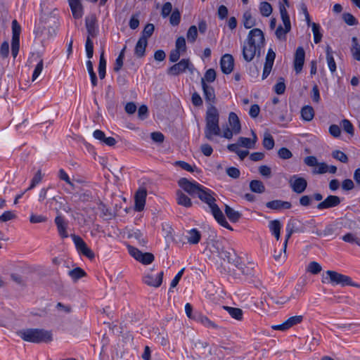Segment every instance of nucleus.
<instances>
[{
    "label": "nucleus",
    "mask_w": 360,
    "mask_h": 360,
    "mask_svg": "<svg viewBox=\"0 0 360 360\" xmlns=\"http://www.w3.org/2000/svg\"><path fill=\"white\" fill-rule=\"evenodd\" d=\"M276 58V53L272 49L268 50L262 73V79H266L270 74Z\"/></svg>",
    "instance_id": "nucleus-15"
},
{
    "label": "nucleus",
    "mask_w": 360,
    "mask_h": 360,
    "mask_svg": "<svg viewBox=\"0 0 360 360\" xmlns=\"http://www.w3.org/2000/svg\"><path fill=\"white\" fill-rule=\"evenodd\" d=\"M72 238L78 252L89 259H93L95 257L94 252L87 246L84 240L79 236L72 235Z\"/></svg>",
    "instance_id": "nucleus-8"
},
{
    "label": "nucleus",
    "mask_w": 360,
    "mask_h": 360,
    "mask_svg": "<svg viewBox=\"0 0 360 360\" xmlns=\"http://www.w3.org/2000/svg\"><path fill=\"white\" fill-rule=\"evenodd\" d=\"M187 39L190 43H194L198 37V28L195 25L189 27L187 32Z\"/></svg>",
    "instance_id": "nucleus-45"
},
{
    "label": "nucleus",
    "mask_w": 360,
    "mask_h": 360,
    "mask_svg": "<svg viewBox=\"0 0 360 360\" xmlns=\"http://www.w3.org/2000/svg\"><path fill=\"white\" fill-rule=\"evenodd\" d=\"M219 115L215 106L208 107L205 122V136L207 139L212 141L214 136H219L221 129L219 125Z\"/></svg>",
    "instance_id": "nucleus-3"
},
{
    "label": "nucleus",
    "mask_w": 360,
    "mask_h": 360,
    "mask_svg": "<svg viewBox=\"0 0 360 360\" xmlns=\"http://www.w3.org/2000/svg\"><path fill=\"white\" fill-rule=\"evenodd\" d=\"M68 2L73 17L76 19L82 18L83 12L80 0H68Z\"/></svg>",
    "instance_id": "nucleus-23"
},
{
    "label": "nucleus",
    "mask_w": 360,
    "mask_h": 360,
    "mask_svg": "<svg viewBox=\"0 0 360 360\" xmlns=\"http://www.w3.org/2000/svg\"><path fill=\"white\" fill-rule=\"evenodd\" d=\"M16 218V214L12 211H6L0 215V222H6Z\"/></svg>",
    "instance_id": "nucleus-55"
},
{
    "label": "nucleus",
    "mask_w": 360,
    "mask_h": 360,
    "mask_svg": "<svg viewBox=\"0 0 360 360\" xmlns=\"http://www.w3.org/2000/svg\"><path fill=\"white\" fill-rule=\"evenodd\" d=\"M129 252V254L137 261H139L143 252H141L139 249L133 247V246H129L128 247Z\"/></svg>",
    "instance_id": "nucleus-64"
},
{
    "label": "nucleus",
    "mask_w": 360,
    "mask_h": 360,
    "mask_svg": "<svg viewBox=\"0 0 360 360\" xmlns=\"http://www.w3.org/2000/svg\"><path fill=\"white\" fill-rule=\"evenodd\" d=\"M278 155L279 158L283 160L290 159L292 156L291 151L287 148L284 147L278 150Z\"/></svg>",
    "instance_id": "nucleus-57"
},
{
    "label": "nucleus",
    "mask_w": 360,
    "mask_h": 360,
    "mask_svg": "<svg viewBox=\"0 0 360 360\" xmlns=\"http://www.w3.org/2000/svg\"><path fill=\"white\" fill-rule=\"evenodd\" d=\"M331 155L334 159L339 160L340 162H341L342 163L348 162L349 159H348L347 155L341 150H335L332 152Z\"/></svg>",
    "instance_id": "nucleus-47"
},
{
    "label": "nucleus",
    "mask_w": 360,
    "mask_h": 360,
    "mask_svg": "<svg viewBox=\"0 0 360 360\" xmlns=\"http://www.w3.org/2000/svg\"><path fill=\"white\" fill-rule=\"evenodd\" d=\"M250 189L252 192L262 193L265 191V186L260 180H252L250 182Z\"/></svg>",
    "instance_id": "nucleus-35"
},
{
    "label": "nucleus",
    "mask_w": 360,
    "mask_h": 360,
    "mask_svg": "<svg viewBox=\"0 0 360 360\" xmlns=\"http://www.w3.org/2000/svg\"><path fill=\"white\" fill-rule=\"evenodd\" d=\"M201 239V233L197 229H192L188 231L187 240L190 244H198Z\"/></svg>",
    "instance_id": "nucleus-30"
},
{
    "label": "nucleus",
    "mask_w": 360,
    "mask_h": 360,
    "mask_svg": "<svg viewBox=\"0 0 360 360\" xmlns=\"http://www.w3.org/2000/svg\"><path fill=\"white\" fill-rule=\"evenodd\" d=\"M70 277L77 281L86 276V272L80 267H77L69 271Z\"/></svg>",
    "instance_id": "nucleus-44"
},
{
    "label": "nucleus",
    "mask_w": 360,
    "mask_h": 360,
    "mask_svg": "<svg viewBox=\"0 0 360 360\" xmlns=\"http://www.w3.org/2000/svg\"><path fill=\"white\" fill-rule=\"evenodd\" d=\"M341 203V198L338 195H330L323 201L320 202L316 208L319 210L330 209L338 206Z\"/></svg>",
    "instance_id": "nucleus-12"
},
{
    "label": "nucleus",
    "mask_w": 360,
    "mask_h": 360,
    "mask_svg": "<svg viewBox=\"0 0 360 360\" xmlns=\"http://www.w3.org/2000/svg\"><path fill=\"white\" fill-rule=\"evenodd\" d=\"M243 23L246 29H250L255 25V20L253 19L250 11H247L243 13Z\"/></svg>",
    "instance_id": "nucleus-36"
},
{
    "label": "nucleus",
    "mask_w": 360,
    "mask_h": 360,
    "mask_svg": "<svg viewBox=\"0 0 360 360\" xmlns=\"http://www.w3.org/2000/svg\"><path fill=\"white\" fill-rule=\"evenodd\" d=\"M55 223L57 226L60 236L63 238H67L68 233L66 231V224L63 218L61 216H57L55 219Z\"/></svg>",
    "instance_id": "nucleus-33"
},
{
    "label": "nucleus",
    "mask_w": 360,
    "mask_h": 360,
    "mask_svg": "<svg viewBox=\"0 0 360 360\" xmlns=\"http://www.w3.org/2000/svg\"><path fill=\"white\" fill-rule=\"evenodd\" d=\"M176 50L185 51L186 49V40L184 37H179L176 40Z\"/></svg>",
    "instance_id": "nucleus-62"
},
{
    "label": "nucleus",
    "mask_w": 360,
    "mask_h": 360,
    "mask_svg": "<svg viewBox=\"0 0 360 360\" xmlns=\"http://www.w3.org/2000/svg\"><path fill=\"white\" fill-rule=\"evenodd\" d=\"M283 26L280 25L275 31V35L279 41H285L287 39V34L291 30L290 22L283 21Z\"/></svg>",
    "instance_id": "nucleus-22"
},
{
    "label": "nucleus",
    "mask_w": 360,
    "mask_h": 360,
    "mask_svg": "<svg viewBox=\"0 0 360 360\" xmlns=\"http://www.w3.org/2000/svg\"><path fill=\"white\" fill-rule=\"evenodd\" d=\"M307 271L312 274H318L322 271L321 266L316 262H311L309 263Z\"/></svg>",
    "instance_id": "nucleus-46"
},
{
    "label": "nucleus",
    "mask_w": 360,
    "mask_h": 360,
    "mask_svg": "<svg viewBox=\"0 0 360 360\" xmlns=\"http://www.w3.org/2000/svg\"><path fill=\"white\" fill-rule=\"evenodd\" d=\"M265 44L263 32L259 28L251 30L243 46V57L246 62H251L255 56L260 57Z\"/></svg>",
    "instance_id": "nucleus-1"
},
{
    "label": "nucleus",
    "mask_w": 360,
    "mask_h": 360,
    "mask_svg": "<svg viewBox=\"0 0 360 360\" xmlns=\"http://www.w3.org/2000/svg\"><path fill=\"white\" fill-rule=\"evenodd\" d=\"M172 11V4L170 2H166L163 4L161 10L162 18H167Z\"/></svg>",
    "instance_id": "nucleus-58"
},
{
    "label": "nucleus",
    "mask_w": 360,
    "mask_h": 360,
    "mask_svg": "<svg viewBox=\"0 0 360 360\" xmlns=\"http://www.w3.org/2000/svg\"><path fill=\"white\" fill-rule=\"evenodd\" d=\"M342 127H343L344 130L347 133L350 134L351 136H353L354 133V127H353L352 122L347 119H344L342 121Z\"/></svg>",
    "instance_id": "nucleus-56"
},
{
    "label": "nucleus",
    "mask_w": 360,
    "mask_h": 360,
    "mask_svg": "<svg viewBox=\"0 0 360 360\" xmlns=\"http://www.w3.org/2000/svg\"><path fill=\"white\" fill-rule=\"evenodd\" d=\"M164 272L162 271L155 274L152 269L143 277V282L147 285L158 288L162 283Z\"/></svg>",
    "instance_id": "nucleus-9"
},
{
    "label": "nucleus",
    "mask_w": 360,
    "mask_h": 360,
    "mask_svg": "<svg viewBox=\"0 0 360 360\" xmlns=\"http://www.w3.org/2000/svg\"><path fill=\"white\" fill-rule=\"evenodd\" d=\"M234 59L231 54H224L220 60V66L223 73L230 74L233 69Z\"/></svg>",
    "instance_id": "nucleus-16"
},
{
    "label": "nucleus",
    "mask_w": 360,
    "mask_h": 360,
    "mask_svg": "<svg viewBox=\"0 0 360 360\" xmlns=\"http://www.w3.org/2000/svg\"><path fill=\"white\" fill-rule=\"evenodd\" d=\"M352 57L356 60H360V43L356 37L352 38V46L350 49Z\"/></svg>",
    "instance_id": "nucleus-29"
},
{
    "label": "nucleus",
    "mask_w": 360,
    "mask_h": 360,
    "mask_svg": "<svg viewBox=\"0 0 360 360\" xmlns=\"http://www.w3.org/2000/svg\"><path fill=\"white\" fill-rule=\"evenodd\" d=\"M178 185L191 196H196L202 185L195 181H189L186 178H181L178 181Z\"/></svg>",
    "instance_id": "nucleus-7"
},
{
    "label": "nucleus",
    "mask_w": 360,
    "mask_h": 360,
    "mask_svg": "<svg viewBox=\"0 0 360 360\" xmlns=\"http://www.w3.org/2000/svg\"><path fill=\"white\" fill-rule=\"evenodd\" d=\"M272 11V6L269 3L266 1H262L260 3L259 11L262 15L264 17H268L271 14Z\"/></svg>",
    "instance_id": "nucleus-41"
},
{
    "label": "nucleus",
    "mask_w": 360,
    "mask_h": 360,
    "mask_svg": "<svg viewBox=\"0 0 360 360\" xmlns=\"http://www.w3.org/2000/svg\"><path fill=\"white\" fill-rule=\"evenodd\" d=\"M105 70H106V60L104 57V51H102L98 64V75L101 79H103L105 77Z\"/></svg>",
    "instance_id": "nucleus-37"
},
{
    "label": "nucleus",
    "mask_w": 360,
    "mask_h": 360,
    "mask_svg": "<svg viewBox=\"0 0 360 360\" xmlns=\"http://www.w3.org/2000/svg\"><path fill=\"white\" fill-rule=\"evenodd\" d=\"M147 196V191L145 188H139L135 193V210L141 212L144 209L146 204V199Z\"/></svg>",
    "instance_id": "nucleus-17"
},
{
    "label": "nucleus",
    "mask_w": 360,
    "mask_h": 360,
    "mask_svg": "<svg viewBox=\"0 0 360 360\" xmlns=\"http://www.w3.org/2000/svg\"><path fill=\"white\" fill-rule=\"evenodd\" d=\"M154 30L155 27L153 24H147L142 32V36L141 37H145L146 41H148V39L150 38L153 34Z\"/></svg>",
    "instance_id": "nucleus-51"
},
{
    "label": "nucleus",
    "mask_w": 360,
    "mask_h": 360,
    "mask_svg": "<svg viewBox=\"0 0 360 360\" xmlns=\"http://www.w3.org/2000/svg\"><path fill=\"white\" fill-rule=\"evenodd\" d=\"M154 260V255L150 252H145L142 254V256L139 260L143 264H149Z\"/></svg>",
    "instance_id": "nucleus-60"
},
{
    "label": "nucleus",
    "mask_w": 360,
    "mask_h": 360,
    "mask_svg": "<svg viewBox=\"0 0 360 360\" xmlns=\"http://www.w3.org/2000/svg\"><path fill=\"white\" fill-rule=\"evenodd\" d=\"M288 184L292 191L297 194H301L306 190L307 187V181L297 174L291 176L289 179Z\"/></svg>",
    "instance_id": "nucleus-10"
},
{
    "label": "nucleus",
    "mask_w": 360,
    "mask_h": 360,
    "mask_svg": "<svg viewBox=\"0 0 360 360\" xmlns=\"http://www.w3.org/2000/svg\"><path fill=\"white\" fill-rule=\"evenodd\" d=\"M223 308L233 319H235L238 321H241L243 319V312L241 309L228 306H224Z\"/></svg>",
    "instance_id": "nucleus-31"
},
{
    "label": "nucleus",
    "mask_w": 360,
    "mask_h": 360,
    "mask_svg": "<svg viewBox=\"0 0 360 360\" xmlns=\"http://www.w3.org/2000/svg\"><path fill=\"white\" fill-rule=\"evenodd\" d=\"M262 144L266 150H271L274 147V139L269 133L264 134Z\"/></svg>",
    "instance_id": "nucleus-42"
},
{
    "label": "nucleus",
    "mask_w": 360,
    "mask_h": 360,
    "mask_svg": "<svg viewBox=\"0 0 360 360\" xmlns=\"http://www.w3.org/2000/svg\"><path fill=\"white\" fill-rule=\"evenodd\" d=\"M252 139L246 137H240L238 139V144L247 148H254L257 142V138L254 131H252Z\"/></svg>",
    "instance_id": "nucleus-27"
},
{
    "label": "nucleus",
    "mask_w": 360,
    "mask_h": 360,
    "mask_svg": "<svg viewBox=\"0 0 360 360\" xmlns=\"http://www.w3.org/2000/svg\"><path fill=\"white\" fill-rule=\"evenodd\" d=\"M216 79V72L214 69H209L205 72V74L203 77L201 78V85H202V82L204 83L207 82H213Z\"/></svg>",
    "instance_id": "nucleus-43"
},
{
    "label": "nucleus",
    "mask_w": 360,
    "mask_h": 360,
    "mask_svg": "<svg viewBox=\"0 0 360 360\" xmlns=\"http://www.w3.org/2000/svg\"><path fill=\"white\" fill-rule=\"evenodd\" d=\"M181 21V13L177 8H175L169 18V22L173 26H176L180 23Z\"/></svg>",
    "instance_id": "nucleus-48"
},
{
    "label": "nucleus",
    "mask_w": 360,
    "mask_h": 360,
    "mask_svg": "<svg viewBox=\"0 0 360 360\" xmlns=\"http://www.w3.org/2000/svg\"><path fill=\"white\" fill-rule=\"evenodd\" d=\"M226 172L228 176L233 179H238L240 176V170L234 167H230L226 168Z\"/></svg>",
    "instance_id": "nucleus-61"
},
{
    "label": "nucleus",
    "mask_w": 360,
    "mask_h": 360,
    "mask_svg": "<svg viewBox=\"0 0 360 360\" xmlns=\"http://www.w3.org/2000/svg\"><path fill=\"white\" fill-rule=\"evenodd\" d=\"M287 231L288 233L285 236V240L284 241L283 248L280 250L278 252H277L276 250H274V258L276 261H279L281 259H282L283 261H285L286 259V249L288 242L294 231L292 229H289L288 227H287Z\"/></svg>",
    "instance_id": "nucleus-20"
},
{
    "label": "nucleus",
    "mask_w": 360,
    "mask_h": 360,
    "mask_svg": "<svg viewBox=\"0 0 360 360\" xmlns=\"http://www.w3.org/2000/svg\"><path fill=\"white\" fill-rule=\"evenodd\" d=\"M355 184L350 179H346L343 180L341 183V188L344 191H349L354 188Z\"/></svg>",
    "instance_id": "nucleus-53"
},
{
    "label": "nucleus",
    "mask_w": 360,
    "mask_h": 360,
    "mask_svg": "<svg viewBox=\"0 0 360 360\" xmlns=\"http://www.w3.org/2000/svg\"><path fill=\"white\" fill-rule=\"evenodd\" d=\"M20 25L16 20H13L12 21L11 54L14 58H16L20 49Z\"/></svg>",
    "instance_id": "nucleus-6"
},
{
    "label": "nucleus",
    "mask_w": 360,
    "mask_h": 360,
    "mask_svg": "<svg viewBox=\"0 0 360 360\" xmlns=\"http://www.w3.org/2000/svg\"><path fill=\"white\" fill-rule=\"evenodd\" d=\"M18 335L25 341L33 343H48L53 340L51 331L39 328H27L20 330Z\"/></svg>",
    "instance_id": "nucleus-4"
},
{
    "label": "nucleus",
    "mask_w": 360,
    "mask_h": 360,
    "mask_svg": "<svg viewBox=\"0 0 360 360\" xmlns=\"http://www.w3.org/2000/svg\"><path fill=\"white\" fill-rule=\"evenodd\" d=\"M343 241L360 246V238L356 233H347L342 237Z\"/></svg>",
    "instance_id": "nucleus-40"
},
{
    "label": "nucleus",
    "mask_w": 360,
    "mask_h": 360,
    "mask_svg": "<svg viewBox=\"0 0 360 360\" xmlns=\"http://www.w3.org/2000/svg\"><path fill=\"white\" fill-rule=\"evenodd\" d=\"M176 202L178 205L184 206L185 207H191L192 206V202L191 198L184 193L181 191L178 190L176 193Z\"/></svg>",
    "instance_id": "nucleus-26"
},
{
    "label": "nucleus",
    "mask_w": 360,
    "mask_h": 360,
    "mask_svg": "<svg viewBox=\"0 0 360 360\" xmlns=\"http://www.w3.org/2000/svg\"><path fill=\"white\" fill-rule=\"evenodd\" d=\"M214 195V191L202 186L196 196L209 206L214 218L221 226L232 231L233 229L226 221L222 211L215 203L216 199Z\"/></svg>",
    "instance_id": "nucleus-2"
},
{
    "label": "nucleus",
    "mask_w": 360,
    "mask_h": 360,
    "mask_svg": "<svg viewBox=\"0 0 360 360\" xmlns=\"http://www.w3.org/2000/svg\"><path fill=\"white\" fill-rule=\"evenodd\" d=\"M269 227L271 233L275 236L276 240H279L281 229V224L280 221L278 219L271 221L269 222Z\"/></svg>",
    "instance_id": "nucleus-32"
},
{
    "label": "nucleus",
    "mask_w": 360,
    "mask_h": 360,
    "mask_svg": "<svg viewBox=\"0 0 360 360\" xmlns=\"http://www.w3.org/2000/svg\"><path fill=\"white\" fill-rule=\"evenodd\" d=\"M86 28L87 30V37L94 38L98 34L97 20L95 15L86 18L85 20Z\"/></svg>",
    "instance_id": "nucleus-19"
},
{
    "label": "nucleus",
    "mask_w": 360,
    "mask_h": 360,
    "mask_svg": "<svg viewBox=\"0 0 360 360\" xmlns=\"http://www.w3.org/2000/svg\"><path fill=\"white\" fill-rule=\"evenodd\" d=\"M202 88L205 99L209 104V107L214 106V104L216 102L214 89L207 83H204V82H202Z\"/></svg>",
    "instance_id": "nucleus-18"
},
{
    "label": "nucleus",
    "mask_w": 360,
    "mask_h": 360,
    "mask_svg": "<svg viewBox=\"0 0 360 360\" xmlns=\"http://www.w3.org/2000/svg\"><path fill=\"white\" fill-rule=\"evenodd\" d=\"M229 122L234 134H237L240 133L241 129L240 122L238 115L235 112H230L229 115Z\"/></svg>",
    "instance_id": "nucleus-25"
},
{
    "label": "nucleus",
    "mask_w": 360,
    "mask_h": 360,
    "mask_svg": "<svg viewBox=\"0 0 360 360\" xmlns=\"http://www.w3.org/2000/svg\"><path fill=\"white\" fill-rule=\"evenodd\" d=\"M193 68L189 59H182L179 63L173 65L167 70V74L173 76L179 75L181 73L186 72L187 69L191 70Z\"/></svg>",
    "instance_id": "nucleus-11"
},
{
    "label": "nucleus",
    "mask_w": 360,
    "mask_h": 360,
    "mask_svg": "<svg viewBox=\"0 0 360 360\" xmlns=\"http://www.w3.org/2000/svg\"><path fill=\"white\" fill-rule=\"evenodd\" d=\"M280 80L281 81L276 83L274 86V91L277 94H283L285 91L284 79L283 78H280Z\"/></svg>",
    "instance_id": "nucleus-63"
},
{
    "label": "nucleus",
    "mask_w": 360,
    "mask_h": 360,
    "mask_svg": "<svg viewBox=\"0 0 360 360\" xmlns=\"http://www.w3.org/2000/svg\"><path fill=\"white\" fill-rule=\"evenodd\" d=\"M305 51L302 46H298L295 51L294 56V70L296 74L302 72L304 63Z\"/></svg>",
    "instance_id": "nucleus-14"
},
{
    "label": "nucleus",
    "mask_w": 360,
    "mask_h": 360,
    "mask_svg": "<svg viewBox=\"0 0 360 360\" xmlns=\"http://www.w3.org/2000/svg\"><path fill=\"white\" fill-rule=\"evenodd\" d=\"M224 212L229 219L233 223L238 221L242 216L239 212L234 210L227 205H225Z\"/></svg>",
    "instance_id": "nucleus-28"
},
{
    "label": "nucleus",
    "mask_w": 360,
    "mask_h": 360,
    "mask_svg": "<svg viewBox=\"0 0 360 360\" xmlns=\"http://www.w3.org/2000/svg\"><path fill=\"white\" fill-rule=\"evenodd\" d=\"M311 27L314 33V41L316 44H318L321 41L322 38V34L320 32V26L319 24L313 22Z\"/></svg>",
    "instance_id": "nucleus-49"
},
{
    "label": "nucleus",
    "mask_w": 360,
    "mask_h": 360,
    "mask_svg": "<svg viewBox=\"0 0 360 360\" xmlns=\"http://www.w3.org/2000/svg\"><path fill=\"white\" fill-rule=\"evenodd\" d=\"M338 229V227L336 224H329L323 231V234L325 236H331L336 233Z\"/></svg>",
    "instance_id": "nucleus-54"
},
{
    "label": "nucleus",
    "mask_w": 360,
    "mask_h": 360,
    "mask_svg": "<svg viewBox=\"0 0 360 360\" xmlns=\"http://www.w3.org/2000/svg\"><path fill=\"white\" fill-rule=\"evenodd\" d=\"M194 320L201 323L202 325H204L207 328H217V326L210 321L207 316H203L200 314H195Z\"/></svg>",
    "instance_id": "nucleus-34"
},
{
    "label": "nucleus",
    "mask_w": 360,
    "mask_h": 360,
    "mask_svg": "<svg viewBox=\"0 0 360 360\" xmlns=\"http://www.w3.org/2000/svg\"><path fill=\"white\" fill-rule=\"evenodd\" d=\"M266 207L273 210H289L292 207V204L288 201L274 200L267 202Z\"/></svg>",
    "instance_id": "nucleus-21"
},
{
    "label": "nucleus",
    "mask_w": 360,
    "mask_h": 360,
    "mask_svg": "<svg viewBox=\"0 0 360 360\" xmlns=\"http://www.w3.org/2000/svg\"><path fill=\"white\" fill-rule=\"evenodd\" d=\"M303 320V316L302 315L291 316L288 319L283 323L279 325L273 326L272 328L276 330H282L285 331L288 330L289 328L300 323Z\"/></svg>",
    "instance_id": "nucleus-13"
},
{
    "label": "nucleus",
    "mask_w": 360,
    "mask_h": 360,
    "mask_svg": "<svg viewBox=\"0 0 360 360\" xmlns=\"http://www.w3.org/2000/svg\"><path fill=\"white\" fill-rule=\"evenodd\" d=\"M301 115L304 120L311 121L314 117V110L311 106H304L301 110Z\"/></svg>",
    "instance_id": "nucleus-39"
},
{
    "label": "nucleus",
    "mask_w": 360,
    "mask_h": 360,
    "mask_svg": "<svg viewBox=\"0 0 360 360\" xmlns=\"http://www.w3.org/2000/svg\"><path fill=\"white\" fill-rule=\"evenodd\" d=\"M147 45L148 41H146L145 37H140L134 49V53L138 58H143L145 56Z\"/></svg>",
    "instance_id": "nucleus-24"
},
{
    "label": "nucleus",
    "mask_w": 360,
    "mask_h": 360,
    "mask_svg": "<svg viewBox=\"0 0 360 360\" xmlns=\"http://www.w3.org/2000/svg\"><path fill=\"white\" fill-rule=\"evenodd\" d=\"M85 49L87 58L91 59L94 55V44L91 39L89 37H86Z\"/></svg>",
    "instance_id": "nucleus-52"
},
{
    "label": "nucleus",
    "mask_w": 360,
    "mask_h": 360,
    "mask_svg": "<svg viewBox=\"0 0 360 360\" xmlns=\"http://www.w3.org/2000/svg\"><path fill=\"white\" fill-rule=\"evenodd\" d=\"M129 237L137 240L139 243L143 246H144L147 243L146 237L141 232V231L138 229L131 231L129 235Z\"/></svg>",
    "instance_id": "nucleus-38"
},
{
    "label": "nucleus",
    "mask_w": 360,
    "mask_h": 360,
    "mask_svg": "<svg viewBox=\"0 0 360 360\" xmlns=\"http://www.w3.org/2000/svg\"><path fill=\"white\" fill-rule=\"evenodd\" d=\"M342 19L348 25H354L357 23L356 19L353 15L349 13H343Z\"/></svg>",
    "instance_id": "nucleus-59"
},
{
    "label": "nucleus",
    "mask_w": 360,
    "mask_h": 360,
    "mask_svg": "<svg viewBox=\"0 0 360 360\" xmlns=\"http://www.w3.org/2000/svg\"><path fill=\"white\" fill-rule=\"evenodd\" d=\"M315 169H313L314 174H322L328 172V165L325 162H318Z\"/></svg>",
    "instance_id": "nucleus-50"
},
{
    "label": "nucleus",
    "mask_w": 360,
    "mask_h": 360,
    "mask_svg": "<svg viewBox=\"0 0 360 360\" xmlns=\"http://www.w3.org/2000/svg\"><path fill=\"white\" fill-rule=\"evenodd\" d=\"M326 274L328 275L329 278V283L333 285H340L344 286H354L360 288L359 284L354 283L351 277L340 274L337 271L328 270Z\"/></svg>",
    "instance_id": "nucleus-5"
}]
</instances>
